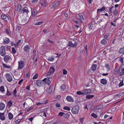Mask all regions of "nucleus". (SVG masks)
I'll use <instances>...</instances> for the list:
<instances>
[{
	"instance_id": "1",
	"label": "nucleus",
	"mask_w": 124,
	"mask_h": 124,
	"mask_svg": "<svg viewBox=\"0 0 124 124\" xmlns=\"http://www.w3.org/2000/svg\"><path fill=\"white\" fill-rule=\"evenodd\" d=\"M77 43L76 42L73 40L69 41L68 46H70V47H75L77 46Z\"/></svg>"
},
{
	"instance_id": "2",
	"label": "nucleus",
	"mask_w": 124,
	"mask_h": 124,
	"mask_svg": "<svg viewBox=\"0 0 124 124\" xmlns=\"http://www.w3.org/2000/svg\"><path fill=\"white\" fill-rule=\"evenodd\" d=\"M6 47L4 46H2L0 49V54L2 56H4L6 54Z\"/></svg>"
},
{
	"instance_id": "3",
	"label": "nucleus",
	"mask_w": 124,
	"mask_h": 124,
	"mask_svg": "<svg viewBox=\"0 0 124 124\" xmlns=\"http://www.w3.org/2000/svg\"><path fill=\"white\" fill-rule=\"evenodd\" d=\"M18 68L19 69L23 68L24 66V62L21 59L20 62H18Z\"/></svg>"
},
{
	"instance_id": "4",
	"label": "nucleus",
	"mask_w": 124,
	"mask_h": 124,
	"mask_svg": "<svg viewBox=\"0 0 124 124\" xmlns=\"http://www.w3.org/2000/svg\"><path fill=\"white\" fill-rule=\"evenodd\" d=\"M31 12L32 16H35L37 14L38 11L33 8H31Z\"/></svg>"
},
{
	"instance_id": "5",
	"label": "nucleus",
	"mask_w": 124,
	"mask_h": 124,
	"mask_svg": "<svg viewBox=\"0 0 124 124\" xmlns=\"http://www.w3.org/2000/svg\"><path fill=\"white\" fill-rule=\"evenodd\" d=\"M5 75L8 81L10 82H11L12 80V78L11 75L8 73L7 74Z\"/></svg>"
},
{
	"instance_id": "6",
	"label": "nucleus",
	"mask_w": 124,
	"mask_h": 124,
	"mask_svg": "<svg viewBox=\"0 0 124 124\" xmlns=\"http://www.w3.org/2000/svg\"><path fill=\"white\" fill-rule=\"evenodd\" d=\"M1 17L2 19L6 21H8L9 20L8 17L5 14H2L1 15Z\"/></svg>"
},
{
	"instance_id": "7",
	"label": "nucleus",
	"mask_w": 124,
	"mask_h": 124,
	"mask_svg": "<svg viewBox=\"0 0 124 124\" xmlns=\"http://www.w3.org/2000/svg\"><path fill=\"white\" fill-rule=\"evenodd\" d=\"M84 92L85 95H88L89 94L91 93L92 90L90 89H85L84 90Z\"/></svg>"
},
{
	"instance_id": "8",
	"label": "nucleus",
	"mask_w": 124,
	"mask_h": 124,
	"mask_svg": "<svg viewBox=\"0 0 124 124\" xmlns=\"http://www.w3.org/2000/svg\"><path fill=\"white\" fill-rule=\"evenodd\" d=\"M49 79H47V78H45L42 81L46 84H47L48 85H49L51 83V81Z\"/></svg>"
},
{
	"instance_id": "9",
	"label": "nucleus",
	"mask_w": 124,
	"mask_h": 124,
	"mask_svg": "<svg viewBox=\"0 0 124 124\" xmlns=\"http://www.w3.org/2000/svg\"><path fill=\"white\" fill-rule=\"evenodd\" d=\"M71 112L72 113L74 114H76L78 113V111L76 106H74L72 108Z\"/></svg>"
},
{
	"instance_id": "10",
	"label": "nucleus",
	"mask_w": 124,
	"mask_h": 124,
	"mask_svg": "<svg viewBox=\"0 0 124 124\" xmlns=\"http://www.w3.org/2000/svg\"><path fill=\"white\" fill-rule=\"evenodd\" d=\"M5 118L4 113H0V119L2 121H4L5 120Z\"/></svg>"
},
{
	"instance_id": "11",
	"label": "nucleus",
	"mask_w": 124,
	"mask_h": 124,
	"mask_svg": "<svg viewBox=\"0 0 124 124\" xmlns=\"http://www.w3.org/2000/svg\"><path fill=\"white\" fill-rule=\"evenodd\" d=\"M30 48L29 46L26 45L24 47L23 49L25 52H28L29 51Z\"/></svg>"
},
{
	"instance_id": "12",
	"label": "nucleus",
	"mask_w": 124,
	"mask_h": 124,
	"mask_svg": "<svg viewBox=\"0 0 124 124\" xmlns=\"http://www.w3.org/2000/svg\"><path fill=\"white\" fill-rule=\"evenodd\" d=\"M78 19H78V21L79 20L81 23H83V21L84 20V18L83 16L82 15H79L78 16Z\"/></svg>"
},
{
	"instance_id": "13",
	"label": "nucleus",
	"mask_w": 124,
	"mask_h": 124,
	"mask_svg": "<svg viewBox=\"0 0 124 124\" xmlns=\"http://www.w3.org/2000/svg\"><path fill=\"white\" fill-rule=\"evenodd\" d=\"M100 83L103 85L106 84L107 82V81L105 79L103 78L100 80Z\"/></svg>"
},
{
	"instance_id": "14",
	"label": "nucleus",
	"mask_w": 124,
	"mask_h": 124,
	"mask_svg": "<svg viewBox=\"0 0 124 124\" xmlns=\"http://www.w3.org/2000/svg\"><path fill=\"white\" fill-rule=\"evenodd\" d=\"M67 100L69 102H73V99L72 97L70 96H68L66 98Z\"/></svg>"
},
{
	"instance_id": "15",
	"label": "nucleus",
	"mask_w": 124,
	"mask_h": 124,
	"mask_svg": "<svg viewBox=\"0 0 124 124\" xmlns=\"http://www.w3.org/2000/svg\"><path fill=\"white\" fill-rule=\"evenodd\" d=\"M5 107V105L3 103H0V110H3Z\"/></svg>"
},
{
	"instance_id": "16",
	"label": "nucleus",
	"mask_w": 124,
	"mask_h": 124,
	"mask_svg": "<svg viewBox=\"0 0 124 124\" xmlns=\"http://www.w3.org/2000/svg\"><path fill=\"white\" fill-rule=\"evenodd\" d=\"M95 27V25L92 23H90L89 25V27L90 30L93 29Z\"/></svg>"
},
{
	"instance_id": "17",
	"label": "nucleus",
	"mask_w": 124,
	"mask_h": 124,
	"mask_svg": "<svg viewBox=\"0 0 124 124\" xmlns=\"http://www.w3.org/2000/svg\"><path fill=\"white\" fill-rule=\"evenodd\" d=\"M10 42L9 39L8 38H6L4 40L3 43L4 44H8Z\"/></svg>"
},
{
	"instance_id": "18",
	"label": "nucleus",
	"mask_w": 124,
	"mask_h": 124,
	"mask_svg": "<svg viewBox=\"0 0 124 124\" xmlns=\"http://www.w3.org/2000/svg\"><path fill=\"white\" fill-rule=\"evenodd\" d=\"M10 57L8 55H6L4 58V60L5 62H8V60H9Z\"/></svg>"
},
{
	"instance_id": "19",
	"label": "nucleus",
	"mask_w": 124,
	"mask_h": 124,
	"mask_svg": "<svg viewBox=\"0 0 124 124\" xmlns=\"http://www.w3.org/2000/svg\"><path fill=\"white\" fill-rule=\"evenodd\" d=\"M49 71L51 72V73L53 74L55 71L54 68L53 67H50Z\"/></svg>"
},
{
	"instance_id": "20",
	"label": "nucleus",
	"mask_w": 124,
	"mask_h": 124,
	"mask_svg": "<svg viewBox=\"0 0 124 124\" xmlns=\"http://www.w3.org/2000/svg\"><path fill=\"white\" fill-rule=\"evenodd\" d=\"M97 68V65L93 64L92 67V70L93 71H95Z\"/></svg>"
},
{
	"instance_id": "21",
	"label": "nucleus",
	"mask_w": 124,
	"mask_h": 124,
	"mask_svg": "<svg viewBox=\"0 0 124 124\" xmlns=\"http://www.w3.org/2000/svg\"><path fill=\"white\" fill-rule=\"evenodd\" d=\"M22 10L23 11V12H26L27 13L29 12L28 8L26 7H25L23 8L22 9Z\"/></svg>"
},
{
	"instance_id": "22",
	"label": "nucleus",
	"mask_w": 124,
	"mask_h": 124,
	"mask_svg": "<svg viewBox=\"0 0 124 124\" xmlns=\"http://www.w3.org/2000/svg\"><path fill=\"white\" fill-rule=\"evenodd\" d=\"M47 93H51L52 91V88L51 87L47 88L46 90Z\"/></svg>"
},
{
	"instance_id": "23",
	"label": "nucleus",
	"mask_w": 124,
	"mask_h": 124,
	"mask_svg": "<svg viewBox=\"0 0 124 124\" xmlns=\"http://www.w3.org/2000/svg\"><path fill=\"white\" fill-rule=\"evenodd\" d=\"M105 9V8L104 7H102L101 9H98L97 10V11L98 12H102L104 11Z\"/></svg>"
},
{
	"instance_id": "24",
	"label": "nucleus",
	"mask_w": 124,
	"mask_h": 124,
	"mask_svg": "<svg viewBox=\"0 0 124 124\" xmlns=\"http://www.w3.org/2000/svg\"><path fill=\"white\" fill-rule=\"evenodd\" d=\"M66 88V86L65 85L63 84L61 87V88L62 91H65Z\"/></svg>"
},
{
	"instance_id": "25",
	"label": "nucleus",
	"mask_w": 124,
	"mask_h": 124,
	"mask_svg": "<svg viewBox=\"0 0 124 124\" xmlns=\"http://www.w3.org/2000/svg\"><path fill=\"white\" fill-rule=\"evenodd\" d=\"M8 116L9 119L11 120L13 118V116L12 114L10 112H9L8 113Z\"/></svg>"
},
{
	"instance_id": "26",
	"label": "nucleus",
	"mask_w": 124,
	"mask_h": 124,
	"mask_svg": "<svg viewBox=\"0 0 124 124\" xmlns=\"http://www.w3.org/2000/svg\"><path fill=\"white\" fill-rule=\"evenodd\" d=\"M101 43L103 45H105L107 43L106 40L105 39H103L101 41Z\"/></svg>"
},
{
	"instance_id": "27",
	"label": "nucleus",
	"mask_w": 124,
	"mask_h": 124,
	"mask_svg": "<svg viewBox=\"0 0 124 124\" xmlns=\"http://www.w3.org/2000/svg\"><path fill=\"white\" fill-rule=\"evenodd\" d=\"M70 115L68 113H64L63 116L66 119L68 118L69 116Z\"/></svg>"
},
{
	"instance_id": "28",
	"label": "nucleus",
	"mask_w": 124,
	"mask_h": 124,
	"mask_svg": "<svg viewBox=\"0 0 124 124\" xmlns=\"http://www.w3.org/2000/svg\"><path fill=\"white\" fill-rule=\"evenodd\" d=\"M94 95H86V98L87 99H90L93 97Z\"/></svg>"
},
{
	"instance_id": "29",
	"label": "nucleus",
	"mask_w": 124,
	"mask_h": 124,
	"mask_svg": "<svg viewBox=\"0 0 124 124\" xmlns=\"http://www.w3.org/2000/svg\"><path fill=\"white\" fill-rule=\"evenodd\" d=\"M119 51L120 53L122 54L124 53V47L120 49Z\"/></svg>"
},
{
	"instance_id": "30",
	"label": "nucleus",
	"mask_w": 124,
	"mask_h": 124,
	"mask_svg": "<svg viewBox=\"0 0 124 124\" xmlns=\"http://www.w3.org/2000/svg\"><path fill=\"white\" fill-rule=\"evenodd\" d=\"M21 9V6L20 4H18L17 7V11H20Z\"/></svg>"
},
{
	"instance_id": "31",
	"label": "nucleus",
	"mask_w": 124,
	"mask_h": 124,
	"mask_svg": "<svg viewBox=\"0 0 124 124\" xmlns=\"http://www.w3.org/2000/svg\"><path fill=\"white\" fill-rule=\"evenodd\" d=\"M120 69V67L119 66H116L115 68V71L116 72H118Z\"/></svg>"
},
{
	"instance_id": "32",
	"label": "nucleus",
	"mask_w": 124,
	"mask_h": 124,
	"mask_svg": "<svg viewBox=\"0 0 124 124\" xmlns=\"http://www.w3.org/2000/svg\"><path fill=\"white\" fill-rule=\"evenodd\" d=\"M123 34V31H121L118 32V34L119 36V37H121L122 35Z\"/></svg>"
},
{
	"instance_id": "33",
	"label": "nucleus",
	"mask_w": 124,
	"mask_h": 124,
	"mask_svg": "<svg viewBox=\"0 0 124 124\" xmlns=\"http://www.w3.org/2000/svg\"><path fill=\"white\" fill-rule=\"evenodd\" d=\"M54 57L52 56L51 57H49L48 59V60L49 61H52L54 60Z\"/></svg>"
},
{
	"instance_id": "34",
	"label": "nucleus",
	"mask_w": 124,
	"mask_h": 124,
	"mask_svg": "<svg viewBox=\"0 0 124 124\" xmlns=\"http://www.w3.org/2000/svg\"><path fill=\"white\" fill-rule=\"evenodd\" d=\"M12 104V102L11 100H10L8 102V105L9 107L11 106Z\"/></svg>"
},
{
	"instance_id": "35",
	"label": "nucleus",
	"mask_w": 124,
	"mask_h": 124,
	"mask_svg": "<svg viewBox=\"0 0 124 124\" xmlns=\"http://www.w3.org/2000/svg\"><path fill=\"white\" fill-rule=\"evenodd\" d=\"M105 66L107 68L108 70H109L110 69V66L107 63L105 64Z\"/></svg>"
},
{
	"instance_id": "36",
	"label": "nucleus",
	"mask_w": 124,
	"mask_h": 124,
	"mask_svg": "<svg viewBox=\"0 0 124 124\" xmlns=\"http://www.w3.org/2000/svg\"><path fill=\"white\" fill-rule=\"evenodd\" d=\"M12 93H11L9 92L8 91V89L7 92L6 94V95L7 96H9L12 95Z\"/></svg>"
},
{
	"instance_id": "37",
	"label": "nucleus",
	"mask_w": 124,
	"mask_h": 124,
	"mask_svg": "<svg viewBox=\"0 0 124 124\" xmlns=\"http://www.w3.org/2000/svg\"><path fill=\"white\" fill-rule=\"evenodd\" d=\"M0 91L1 92H3L5 91L4 87L1 86L0 87Z\"/></svg>"
},
{
	"instance_id": "38",
	"label": "nucleus",
	"mask_w": 124,
	"mask_h": 124,
	"mask_svg": "<svg viewBox=\"0 0 124 124\" xmlns=\"http://www.w3.org/2000/svg\"><path fill=\"white\" fill-rule=\"evenodd\" d=\"M63 109L64 110L69 111L70 110V108L69 107L65 106L63 107Z\"/></svg>"
},
{
	"instance_id": "39",
	"label": "nucleus",
	"mask_w": 124,
	"mask_h": 124,
	"mask_svg": "<svg viewBox=\"0 0 124 124\" xmlns=\"http://www.w3.org/2000/svg\"><path fill=\"white\" fill-rule=\"evenodd\" d=\"M78 94L81 95L82 96H83L85 95L84 92L83 93H82L81 91H78Z\"/></svg>"
},
{
	"instance_id": "40",
	"label": "nucleus",
	"mask_w": 124,
	"mask_h": 124,
	"mask_svg": "<svg viewBox=\"0 0 124 124\" xmlns=\"http://www.w3.org/2000/svg\"><path fill=\"white\" fill-rule=\"evenodd\" d=\"M91 116L94 117V118H96L98 117V116L94 113H92L91 114Z\"/></svg>"
},
{
	"instance_id": "41",
	"label": "nucleus",
	"mask_w": 124,
	"mask_h": 124,
	"mask_svg": "<svg viewBox=\"0 0 124 124\" xmlns=\"http://www.w3.org/2000/svg\"><path fill=\"white\" fill-rule=\"evenodd\" d=\"M43 22L42 21H40L38 23H36L35 24V25H40Z\"/></svg>"
},
{
	"instance_id": "42",
	"label": "nucleus",
	"mask_w": 124,
	"mask_h": 124,
	"mask_svg": "<svg viewBox=\"0 0 124 124\" xmlns=\"http://www.w3.org/2000/svg\"><path fill=\"white\" fill-rule=\"evenodd\" d=\"M84 118V117H82L80 118L79 119L80 122L81 123V124H83Z\"/></svg>"
},
{
	"instance_id": "43",
	"label": "nucleus",
	"mask_w": 124,
	"mask_h": 124,
	"mask_svg": "<svg viewBox=\"0 0 124 124\" xmlns=\"http://www.w3.org/2000/svg\"><path fill=\"white\" fill-rule=\"evenodd\" d=\"M3 66L5 68H9L10 67V66L9 65L7 66L6 64H5L3 63L2 64Z\"/></svg>"
},
{
	"instance_id": "44",
	"label": "nucleus",
	"mask_w": 124,
	"mask_h": 124,
	"mask_svg": "<svg viewBox=\"0 0 124 124\" xmlns=\"http://www.w3.org/2000/svg\"><path fill=\"white\" fill-rule=\"evenodd\" d=\"M42 2L43 3L44 5L45 6L47 4V2H48L46 0L45 1H44V0H43L42 1Z\"/></svg>"
},
{
	"instance_id": "45",
	"label": "nucleus",
	"mask_w": 124,
	"mask_h": 124,
	"mask_svg": "<svg viewBox=\"0 0 124 124\" xmlns=\"http://www.w3.org/2000/svg\"><path fill=\"white\" fill-rule=\"evenodd\" d=\"M52 74H53L51 73V72L49 71L48 72L46 75L50 76V77H50L51 78H52L53 77V76L52 75Z\"/></svg>"
},
{
	"instance_id": "46",
	"label": "nucleus",
	"mask_w": 124,
	"mask_h": 124,
	"mask_svg": "<svg viewBox=\"0 0 124 124\" xmlns=\"http://www.w3.org/2000/svg\"><path fill=\"white\" fill-rule=\"evenodd\" d=\"M38 77V74H35L34 76H33V79H36Z\"/></svg>"
},
{
	"instance_id": "47",
	"label": "nucleus",
	"mask_w": 124,
	"mask_h": 124,
	"mask_svg": "<svg viewBox=\"0 0 124 124\" xmlns=\"http://www.w3.org/2000/svg\"><path fill=\"white\" fill-rule=\"evenodd\" d=\"M16 88L15 89V90L13 91V94L16 97Z\"/></svg>"
},
{
	"instance_id": "48",
	"label": "nucleus",
	"mask_w": 124,
	"mask_h": 124,
	"mask_svg": "<svg viewBox=\"0 0 124 124\" xmlns=\"http://www.w3.org/2000/svg\"><path fill=\"white\" fill-rule=\"evenodd\" d=\"M119 87H121L124 85L123 83V81H122L120 82V83L119 84Z\"/></svg>"
},
{
	"instance_id": "49",
	"label": "nucleus",
	"mask_w": 124,
	"mask_h": 124,
	"mask_svg": "<svg viewBox=\"0 0 124 124\" xmlns=\"http://www.w3.org/2000/svg\"><path fill=\"white\" fill-rule=\"evenodd\" d=\"M64 113L62 112H61L59 113L58 114V116H63V115Z\"/></svg>"
},
{
	"instance_id": "50",
	"label": "nucleus",
	"mask_w": 124,
	"mask_h": 124,
	"mask_svg": "<svg viewBox=\"0 0 124 124\" xmlns=\"http://www.w3.org/2000/svg\"><path fill=\"white\" fill-rule=\"evenodd\" d=\"M67 73V71L65 69H63V74L65 75Z\"/></svg>"
},
{
	"instance_id": "51",
	"label": "nucleus",
	"mask_w": 124,
	"mask_h": 124,
	"mask_svg": "<svg viewBox=\"0 0 124 124\" xmlns=\"http://www.w3.org/2000/svg\"><path fill=\"white\" fill-rule=\"evenodd\" d=\"M83 49H81L79 50V54L80 55H81L83 53Z\"/></svg>"
},
{
	"instance_id": "52",
	"label": "nucleus",
	"mask_w": 124,
	"mask_h": 124,
	"mask_svg": "<svg viewBox=\"0 0 124 124\" xmlns=\"http://www.w3.org/2000/svg\"><path fill=\"white\" fill-rule=\"evenodd\" d=\"M12 53L14 54L16 52V50L14 47H12Z\"/></svg>"
},
{
	"instance_id": "53",
	"label": "nucleus",
	"mask_w": 124,
	"mask_h": 124,
	"mask_svg": "<svg viewBox=\"0 0 124 124\" xmlns=\"http://www.w3.org/2000/svg\"><path fill=\"white\" fill-rule=\"evenodd\" d=\"M117 13V12L116 9H115L114 11L113 14L114 15H116Z\"/></svg>"
},
{
	"instance_id": "54",
	"label": "nucleus",
	"mask_w": 124,
	"mask_h": 124,
	"mask_svg": "<svg viewBox=\"0 0 124 124\" xmlns=\"http://www.w3.org/2000/svg\"><path fill=\"white\" fill-rule=\"evenodd\" d=\"M34 108L32 106H31V107L30 108H28L27 109V112H28L30 110H31V109H33Z\"/></svg>"
},
{
	"instance_id": "55",
	"label": "nucleus",
	"mask_w": 124,
	"mask_h": 124,
	"mask_svg": "<svg viewBox=\"0 0 124 124\" xmlns=\"http://www.w3.org/2000/svg\"><path fill=\"white\" fill-rule=\"evenodd\" d=\"M104 38L108 39H109V36L108 35H105L104 36Z\"/></svg>"
},
{
	"instance_id": "56",
	"label": "nucleus",
	"mask_w": 124,
	"mask_h": 124,
	"mask_svg": "<svg viewBox=\"0 0 124 124\" xmlns=\"http://www.w3.org/2000/svg\"><path fill=\"white\" fill-rule=\"evenodd\" d=\"M82 55H80V56L79 57V58H78V60L81 61L82 60Z\"/></svg>"
},
{
	"instance_id": "57",
	"label": "nucleus",
	"mask_w": 124,
	"mask_h": 124,
	"mask_svg": "<svg viewBox=\"0 0 124 124\" xmlns=\"http://www.w3.org/2000/svg\"><path fill=\"white\" fill-rule=\"evenodd\" d=\"M47 41H48V42H49L50 43H54V41L50 40L49 39H47Z\"/></svg>"
},
{
	"instance_id": "58",
	"label": "nucleus",
	"mask_w": 124,
	"mask_h": 124,
	"mask_svg": "<svg viewBox=\"0 0 124 124\" xmlns=\"http://www.w3.org/2000/svg\"><path fill=\"white\" fill-rule=\"evenodd\" d=\"M56 106L57 107H60V104L59 103H56Z\"/></svg>"
},
{
	"instance_id": "59",
	"label": "nucleus",
	"mask_w": 124,
	"mask_h": 124,
	"mask_svg": "<svg viewBox=\"0 0 124 124\" xmlns=\"http://www.w3.org/2000/svg\"><path fill=\"white\" fill-rule=\"evenodd\" d=\"M34 117H34H31L30 118H29V121H31V122H32V120L33 119Z\"/></svg>"
},
{
	"instance_id": "60",
	"label": "nucleus",
	"mask_w": 124,
	"mask_h": 124,
	"mask_svg": "<svg viewBox=\"0 0 124 124\" xmlns=\"http://www.w3.org/2000/svg\"><path fill=\"white\" fill-rule=\"evenodd\" d=\"M119 76H122L124 75V72H120L118 74Z\"/></svg>"
},
{
	"instance_id": "61",
	"label": "nucleus",
	"mask_w": 124,
	"mask_h": 124,
	"mask_svg": "<svg viewBox=\"0 0 124 124\" xmlns=\"http://www.w3.org/2000/svg\"><path fill=\"white\" fill-rule=\"evenodd\" d=\"M57 5L56 4L54 5H52V8H55V7H56V6H57Z\"/></svg>"
},
{
	"instance_id": "62",
	"label": "nucleus",
	"mask_w": 124,
	"mask_h": 124,
	"mask_svg": "<svg viewBox=\"0 0 124 124\" xmlns=\"http://www.w3.org/2000/svg\"><path fill=\"white\" fill-rule=\"evenodd\" d=\"M46 77L47 78V79H51L52 78H51V77H50V76H47L46 75Z\"/></svg>"
},
{
	"instance_id": "63",
	"label": "nucleus",
	"mask_w": 124,
	"mask_h": 124,
	"mask_svg": "<svg viewBox=\"0 0 124 124\" xmlns=\"http://www.w3.org/2000/svg\"><path fill=\"white\" fill-rule=\"evenodd\" d=\"M64 15L65 17H67L68 16V14L66 12H65L64 14Z\"/></svg>"
},
{
	"instance_id": "64",
	"label": "nucleus",
	"mask_w": 124,
	"mask_h": 124,
	"mask_svg": "<svg viewBox=\"0 0 124 124\" xmlns=\"http://www.w3.org/2000/svg\"><path fill=\"white\" fill-rule=\"evenodd\" d=\"M32 2L36 3L38 2V0H33L32 1Z\"/></svg>"
}]
</instances>
